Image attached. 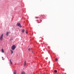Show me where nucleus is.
<instances>
[{
	"mask_svg": "<svg viewBox=\"0 0 74 74\" xmlns=\"http://www.w3.org/2000/svg\"><path fill=\"white\" fill-rule=\"evenodd\" d=\"M0 40L1 41L3 40V34H2L0 37Z\"/></svg>",
	"mask_w": 74,
	"mask_h": 74,
	"instance_id": "1",
	"label": "nucleus"
},
{
	"mask_svg": "<svg viewBox=\"0 0 74 74\" xmlns=\"http://www.w3.org/2000/svg\"><path fill=\"white\" fill-rule=\"evenodd\" d=\"M15 45H13L12 47V50H14V49H15Z\"/></svg>",
	"mask_w": 74,
	"mask_h": 74,
	"instance_id": "2",
	"label": "nucleus"
},
{
	"mask_svg": "<svg viewBox=\"0 0 74 74\" xmlns=\"http://www.w3.org/2000/svg\"><path fill=\"white\" fill-rule=\"evenodd\" d=\"M17 26L19 27H22V26H21V23H17Z\"/></svg>",
	"mask_w": 74,
	"mask_h": 74,
	"instance_id": "3",
	"label": "nucleus"
},
{
	"mask_svg": "<svg viewBox=\"0 0 74 74\" xmlns=\"http://www.w3.org/2000/svg\"><path fill=\"white\" fill-rule=\"evenodd\" d=\"M41 21H42V20H40L39 21H37V22L38 23H41Z\"/></svg>",
	"mask_w": 74,
	"mask_h": 74,
	"instance_id": "4",
	"label": "nucleus"
},
{
	"mask_svg": "<svg viewBox=\"0 0 74 74\" xmlns=\"http://www.w3.org/2000/svg\"><path fill=\"white\" fill-rule=\"evenodd\" d=\"M26 61H25L24 62V66H26Z\"/></svg>",
	"mask_w": 74,
	"mask_h": 74,
	"instance_id": "5",
	"label": "nucleus"
},
{
	"mask_svg": "<svg viewBox=\"0 0 74 74\" xmlns=\"http://www.w3.org/2000/svg\"><path fill=\"white\" fill-rule=\"evenodd\" d=\"M21 74H26V73L24 71H23L21 73Z\"/></svg>",
	"mask_w": 74,
	"mask_h": 74,
	"instance_id": "6",
	"label": "nucleus"
},
{
	"mask_svg": "<svg viewBox=\"0 0 74 74\" xmlns=\"http://www.w3.org/2000/svg\"><path fill=\"white\" fill-rule=\"evenodd\" d=\"M2 53H4V50L3 49H2Z\"/></svg>",
	"mask_w": 74,
	"mask_h": 74,
	"instance_id": "7",
	"label": "nucleus"
},
{
	"mask_svg": "<svg viewBox=\"0 0 74 74\" xmlns=\"http://www.w3.org/2000/svg\"><path fill=\"white\" fill-rule=\"evenodd\" d=\"M9 34V33L8 32H7L6 34V35H7V36H8Z\"/></svg>",
	"mask_w": 74,
	"mask_h": 74,
	"instance_id": "8",
	"label": "nucleus"
},
{
	"mask_svg": "<svg viewBox=\"0 0 74 74\" xmlns=\"http://www.w3.org/2000/svg\"><path fill=\"white\" fill-rule=\"evenodd\" d=\"M10 63H11V64H12V61H11V60L10 59Z\"/></svg>",
	"mask_w": 74,
	"mask_h": 74,
	"instance_id": "9",
	"label": "nucleus"
},
{
	"mask_svg": "<svg viewBox=\"0 0 74 74\" xmlns=\"http://www.w3.org/2000/svg\"><path fill=\"white\" fill-rule=\"evenodd\" d=\"M22 33H24V32H25V29H23L22 30Z\"/></svg>",
	"mask_w": 74,
	"mask_h": 74,
	"instance_id": "10",
	"label": "nucleus"
},
{
	"mask_svg": "<svg viewBox=\"0 0 74 74\" xmlns=\"http://www.w3.org/2000/svg\"><path fill=\"white\" fill-rule=\"evenodd\" d=\"M14 74H16V71H15L14 72Z\"/></svg>",
	"mask_w": 74,
	"mask_h": 74,
	"instance_id": "11",
	"label": "nucleus"
},
{
	"mask_svg": "<svg viewBox=\"0 0 74 74\" xmlns=\"http://www.w3.org/2000/svg\"><path fill=\"white\" fill-rule=\"evenodd\" d=\"M11 51V54H12L13 53V52H14L13 51L10 50Z\"/></svg>",
	"mask_w": 74,
	"mask_h": 74,
	"instance_id": "12",
	"label": "nucleus"
},
{
	"mask_svg": "<svg viewBox=\"0 0 74 74\" xmlns=\"http://www.w3.org/2000/svg\"><path fill=\"white\" fill-rule=\"evenodd\" d=\"M25 33H26V34H27L28 33V31L27 30H26L25 31Z\"/></svg>",
	"mask_w": 74,
	"mask_h": 74,
	"instance_id": "13",
	"label": "nucleus"
},
{
	"mask_svg": "<svg viewBox=\"0 0 74 74\" xmlns=\"http://www.w3.org/2000/svg\"><path fill=\"white\" fill-rule=\"evenodd\" d=\"M54 72H55V73H57V72H58V71H57V70H55L54 71Z\"/></svg>",
	"mask_w": 74,
	"mask_h": 74,
	"instance_id": "14",
	"label": "nucleus"
},
{
	"mask_svg": "<svg viewBox=\"0 0 74 74\" xmlns=\"http://www.w3.org/2000/svg\"><path fill=\"white\" fill-rule=\"evenodd\" d=\"M58 58H56L55 59L56 61H58Z\"/></svg>",
	"mask_w": 74,
	"mask_h": 74,
	"instance_id": "15",
	"label": "nucleus"
},
{
	"mask_svg": "<svg viewBox=\"0 0 74 74\" xmlns=\"http://www.w3.org/2000/svg\"><path fill=\"white\" fill-rule=\"evenodd\" d=\"M30 49H31L29 48V49H28V50H29V51H30Z\"/></svg>",
	"mask_w": 74,
	"mask_h": 74,
	"instance_id": "16",
	"label": "nucleus"
},
{
	"mask_svg": "<svg viewBox=\"0 0 74 74\" xmlns=\"http://www.w3.org/2000/svg\"><path fill=\"white\" fill-rule=\"evenodd\" d=\"M12 39H11L10 40V41H12Z\"/></svg>",
	"mask_w": 74,
	"mask_h": 74,
	"instance_id": "17",
	"label": "nucleus"
},
{
	"mask_svg": "<svg viewBox=\"0 0 74 74\" xmlns=\"http://www.w3.org/2000/svg\"><path fill=\"white\" fill-rule=\"evenodd\" d=\"M35 18H36V19H37L38 18V17H35Z\"/></svg>",
	"mask_w": 74,
	"mask_h": 74,
	"instance_id": "18",
	"label": "nucleus"
},
{
	"mask_svg": "<svg viewBox=\"0 0 74 74\" xmlns=\"http://www.w3.org/2000/svg\"><path fill=\"white\" fill-rule=\"evenodd\" d=\"M3 60H4V59H3Z\"/></svg>",
	"mask_w": 74,
	"mask_h": 74,
	"instance_id": "19",
	"label": "nucleus"
}]
</instances>
